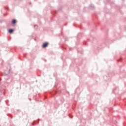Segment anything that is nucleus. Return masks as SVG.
Returning a JSON list of instances; mask_svg holds the SVG:
<instances>
[{
    "instance_id": "f257e3e1",
    "label": "nucleus",
    "mask_w": 126,
    "mask_h": 126,
    "mask_svg": "<svg viewBox=\"0 0 126 126\" xmlns=\"http://www.w3.org/2000/svg\"><path fill=\"white\" fill-rule=\"evenodd\" d=\"M48 45H49V43L48 42L44 43L42 45V47L46 48V47H47Z\"/></svg>"
},
{
    "instance_id": "f03ea898",
    "label": "nucleus",
    "mask_w": 126,
    "mask_h": 126,
    "mask_svg": "<svg viewBox=\"0 0 126 126\" xmlns=\"http://www.w3.org/2000/svg\"><path fill=\"white\" fill-rule=\"evenodd\" d=\"M12 24H15L16 23V20H13L12 21Z\"/></svg>"
},
{
    "instance_id": "7ed1b4c3",
    "label": "nucleus",
    "mask_w": 126,
    "mask_h": 126,
    "mask_svg": "<svg viewBox=\"0 0 126 126\" xmlns=\"http://www.w3.org/2000/svg\"><path fill=\"white\" fill-rule=\"evenodd\" d=\"M12 32H13V30H12V29L9 30V33H12Z\"/></svg>"
}]
</instances>
